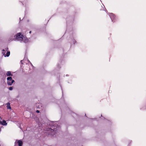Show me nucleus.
I'll return each instance as SVG.
<instances>
[{
    "instance_id": "4",
    "label": "nucleus",
    "mask_w": 146,
    "mask_h": 146,
    "mask_svg": "<svg viewBox=\"0 0 146 146\" xmlns=\"http://www.w3.org/2000/svg\"><path fill=\"white\" fill-rule=\"evenodd\" d=\"M17 143H18L19 146H22V145L23 144L22 141L21 140H19L18 141H16L15 142V144H16Z\"/></svg>"
},
{
    "instance_id": "10",
    "label": "nucleus",
    "mask_w": 146,
    "mask_h": 146,
    "mask_svg": "<svg viewBox=\"0 0 146 146\" xmlns=\"http://www.w3.org/2000/svg\"><path fill=\"white\" fill-rule=\"evenodd\" d=\"M9 90H12L13 89V88L12 87H10L9 88Z\"/></svg>"
},
{
    "instance_id": "9",
    "label": "nucleus",
    "mask_w": 146,
    "mask_h": 146,
    "mask_svg": "<svg viewBox=\"0 0 146 146\" xmlns=\"http://www.w3.org/2000/svg\"><path fill=\"white\" fill-rule=\"evenodd\" d=\"M10 54V52L9 51H7L6 54V56H9Z\"/></svg>"
},
{
    "instance_id": "7",
    "label": "nucleus",
    "mask_w": 146,
    "mask_h": 146,
    "mask_svg": "<svg viewBox=\"0 0 146 146\" xmlns=\"http://www.w3.org/2000/svg\"><path fill=\"white\" fill-rule=\"evenodd\" d=\"M7 108L8 109H11V108L10 106V104L9 103H8L7 104Z\"/></svg>"
},
{
    "instance_id": "8",
    "label": "nucleus",
    "mask_w": 146,
    "mask_h": 146,
    "mask_svg": "<svg viewBox=\"0 0 146 146\" xmlns=\"http://www.w3.org/2000/svg\"><path fill=\"white\" fill-rule=\"evenodd\" d=\"M6 52V51H5L4 50H3L2 53L3 54V55H4L5 57H6V54H5Z\"/></svg>"
},
{
    "instance_id": "6",
    "label": "nucleus",
    "mask_w": 146,
    "mask_h": 146,
    "mask_svg": "<svg viewBox=\"0 0 146 146\" xmlns=\"http://www.w3.org/2000/svg\"><path fill=\"white\" fill-rule=\"evenodd\" d=\"M6 75L7 76H12V74H11L10 71H8L6 73Z\"/></svg>"
},
{
    "instance_id": "3",
    "label": "nucleus",
    "mask_w": 146,
    "mask_h": 146,
    "mask_svg": "<svg viewBox=\"0 0 146 146\" xmlns=\"http://www.w3.org/2000/svg\"><path fill=\"white\" fill-rule=\"evenodd\" d=\"M46 130L48 131V133L51 135H52L53 133H54V131L55 130L49 128L47 129Z\"/></svg>"
},
{
    "instance_id": "12",
    "label": "nucleus",
    "mask_w": 146,
    "mask_h": 146,
    "mask_svg": "<svg viewBox=\"0 0 146 146\" xmlns=\"http://www.w3.org/2000/svg\"><path fill=\"white\" fill-rule=\"evenodd\" d=\"M31 33V31H30V32H29V33Z\"/></svg>"
},
{
    "instance_id": "5",
    "label": "nucleus",
    "mask_w": 146,
    "mask_h": 146,
    "mask_svg": "<svg viewBox=\"0 0 146 146\" xmlns=\"http://www.w3.org/2000/svg\"><path fill=\"white\" fill-rule=\"evenodd\" d=\"M0 123L3 125H6L7 124L5 120H3V121H0Z\"/></svg>"
},
{
    "instance_id": "1",
    "label": "nucleus",
    "mask_w": 146,
    "mask_h": 146,
    "mask_svg": "<svg viewBox=\"0 0 146 146\" xmlns=\"http://www.w3.org/2000/svg\"><path fill=\"white\" fill-rule=\"evenodd\" d=\"M24 39H25V37L20 33L17 34L15 38V40L19 41H23Z\"/></svg>"
},
{
    "instance_id": "2",
    "label": "nucleus",
    "mask_w": 146,
    "mask_h": 146,
    "mask_svg": "<svg viewBox=\"0 0 146 146\" xmlns=\"http://www.w3.org/2000/svg\"><path fill=\"white\" fill-rule=\"evenodd\" d=\"M7 84L9 85H12V84L14 82V80L12 79L11 77H9L7 78Z\"/></svg>"
},
{
    "instance_id": "11",
    "label": "nucleus",
    "mask_w": 146,
    "mask_h": 146,
    "mask_svg": "<svg viewBox=\"0 0 146 146\" xmlns=\"http://www.w3.org/2000/svg\"><path fill=\"white\" fill-rule=\"evenodd\" d=\"M36 112L37 113H38L39 112V111L38 110H37L36 111Z\"/></svg>"
}]
</instances>
